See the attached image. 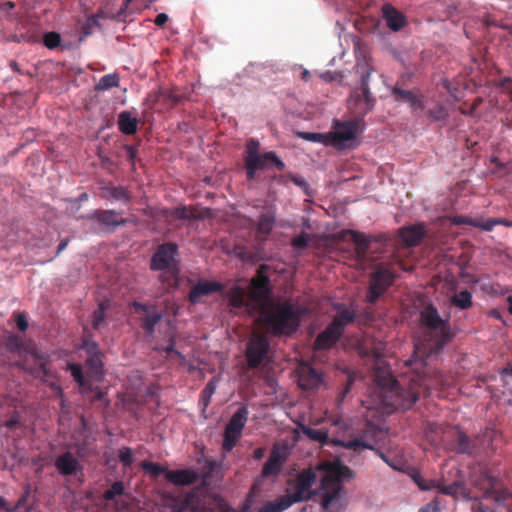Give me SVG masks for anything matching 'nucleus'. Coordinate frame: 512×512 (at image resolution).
Returning a JSON list of instances; mask_svg holds the SVG:
<instances>
[{
	"mask_svg": "<svg viewBox=\"0 0 512 512\" xmlns=\"http://www.w3.org/2000/svg\"><path fill=\"white\" fill-rule=\"evenodd\" d=\"M473 227L479 228L484 231H492L496 225H503L506 227H512V220L505 218H489L485 222H471Z\"/></svg>",
	"mask_w": 512,
	"mask_h": 512,
	"instance_id": "obj_32",
	"label": "nucleus"
},
{
	"mask_svg": "<svg viewBox=\"0 0 512 512\" xmlns=\"http://www.w3.org/2000/svg\"><path fill=\"white\" fill-rule=\"evenodd\" d=\"M51 388L54 389L55 391H57L60 395V406L62 409L65 408V399L63 397V393H62V389L59 385H57L56 383H51L50 384Z\"/></svg>",
	"mask_w": 512,
	"mask_h": 512,
	"instance_id": "obj_60",
	"label": "nucleus"
},
{
	"mask_svg": "<svg viewBox=\"0 0 512 512\" xmlns=\"http://www.w3.org/2000/svg\"><path fill=\"white\" fill-rule=\"evenodd\" d=\"M173 512H216L205 489L194 487L174 500Z\"/></svg>",
	"mask_w": 512,
	"mask_h": 512,
	"instance_id": "obj_11",
	"label": "nucleus"
},
{
	"mask_svg": "<svg viewBox=\"0 0 512 512\" xmlns=\"http://www.w3.org/2000/svg\"><path fill=\"white\" fill-rule=\"evenodd\" d=\"M374 67L368 60L358 62L356 73L360 77L359 86L355 87L349 96L348 107L355 116L349 121H336L335 131L330 133L331 143L337 148H349L355 141L357 135L362 132L364 117L373 110L376 98L370 92V77Z\"/></svg>",
	"mask_w": 512,
	"mask_h": 512,
	"instance_id": "obj_3",
	"label": "nucleus"
},
{
	"mask_svg": "<svg viewBox=\"0 0 512 512\" xmlns=\"http://www.w3.org/2000/svg\"><path fill=\"white\" fill-rule=\"evenodd\" d=\"M426 234L424 224H416L402 227L399 230V237L406 247L417 246Z\"/></svg>",
	"mask_w": 512,
	"mask_h": 512,
	"instance_id": "obj_20",
	"label": "nucleus"
},
{
	"mask_svg": "<svg viewBox=\"0 0 512 512\" xmlns=\"http://www.w3.org/2000/svg\"><path fill=\"white\" fill-rule=\"evenodd\" d=\"M123 149L126 151L128 161L134 166L137 157V149L132 145H124Z\"/></svg>",
	"mask_w": 512,
	"mask_h": 512,
	"instance_id": "obj_56",
	"label": "nucleus"
},
{
	"mask_svg": "<svg viewBox=\"0 0 512 512\" xmlns=\"http://www.w3.org/2000/svg\"><path fill=\"white\" fill-rule=\"evenodd\" d=\"M299 136L307 141L316 143H327L328 135L314 132H300Z\"/></svg>",
	"mask_w": 512,
	"mask_h": 512,
	"instance_id": "obj_46",
	"label": "nucleus"
},
{
	"mask_svg": "<svg viewBox=\"0 0 512 512\" xmlns=\"http://www.w3.org/2000/svg\"><path fill=\"white\" fill-rule=\"evenodd\" d=\"M54 466L60 475L64 477L73 476L81 470V465L78 459L69 451L58 455L55 458Z\"/></svg>",
	"mask_w": 512,
	"mask_h": 512,
	"instance_id": "obj_18",
	"label": "nucleus"
},
{
	"mask_svg": "<svg viewBox=\"0 0 512 512\" xmlns=\"http://www.w3.org/2000/svg\"><path fill=\"white\" fill-rule=\"evenodd\" d=\"M172 214L175 216V218L180 219V220H188V219L196 218L194 211L187 207L175 208L173 210Z\"/></svg>",
	"mask_w": 512,
	"mask_h": 512,
	"instance_id": "obj_48",
	"label": "nucleus"
},
{
	"mask_svg": "<svg viewBox=\"0 0 512 512\" xmlns=\"http://www.w3.org/2000/svg\"><path fill=\"white\" fill-rule=\"evenodd\" d=\"M81 348L86 351L88 357L101 354L99 351V346L95 341H92L86 337L82 340Z\"/></svg>",
	"mask_w": 512,
	"mask_h": 512,
	"instance_id": "obj_47",
	"label": "nucleus"
},
{
	"mask_svg": "<svg viewBox=\"0 0 512 512\" xmlns=\"http://www.w3.org/2000/svg\"><path fill=\"white\" fill-rule=\"evenodd\" d=\"M224 286L217 281L201 280L189 292V301L198 303L204 296L211 295L214 292H221Z\"/></svg>",
	"mask_w": 512,
	"mask_h": 512,
	"instance_id": "obj_19",
	"label": "nucleus"
},
{
	"mask_svg": "<svg viewBox=\"0 0 512 512\" xmlns=\"http://www.w3.org/2000/svg\"><path fill=\"white\" fill-rule=\"evenodd\" d=\"M332 320H355V315L346 308H339L337 315L333 316Z\"/></svg>",
	"mask_w": 512,
	"mask_h": 512,
	"instance_id": "obj_53",
	"label": "nucleus"
},
{
	"mask_svg": "<svg viewBox=\"0 0 512 512\" xmlns=\"http://www.w3.org/2000/svg\"><path fill=\"white\" fill-rule=\"evenodd\" d=\"M392 95L394 96L396 101L407 102L415 110L423 108L422 102L419 99V97L410 90H404L399 87H394L392 90Z\"/></svg>",
	"mask_w": 512,
	"mask_h": 512,
	"instance_id": "obj_26",
	"label": "nucleus"
},
{
	"mask_svg": "<svg viewBox=\"0 0 512 512\" xmlns=\"http://www.w3.org/2000/svg\"><path fill=\"white\" fill-rule=\"evenodd\" d=\"M215 389H216V385H215L214 381L210 380L206 384L205 388L202 390L201 394H202V398L205 402V405H208L209 399L214 394Z\"/></svg>",
	"mask_w": 512,
	"mask_h": 512,
	"instance_id": "obj_52",
	"label": "nucleus"
},
{
	"mask_svg": "<svg viewBox=\"0 0 512 512\" xmlns=\"http://www.w3.org/2000/svg\"><path fill=\"white\" fill-rule=\"evenodd\" d=\"M68 243H69V238H65L60 241V243L58 244V247H57V255H59L62 251H64L67 248Z\"/></svg>",
	"mask_w": 512,
	"mask_h": 512,
	"instance_id": "obj_64",
	"label": "nucleus"
},
{
	"mask_svg": "<svg viewBox=\"0 0 512 512\" xmlns=\"http://www.w3.org/2000/svg\"><path fill=\"white\" fill-rule=\"evenodd\" d=\"M383 17L387 26L392 31H399L405 25V16L396 10L391 4H384L382 7Z\"/></svg>",
	"mask_w": 512,
	"mask_h": 512,
	"instance_id": "obj_23",
	"label": "nucleus"
},
{
	"mask_svg": "<svg viewBox=\"0 0 512 512\" xmlns=\"http://www.w3.org/2000/svg\"><path fill=\"white\" fill-rule=\"evenodd\" d=\"M455 358H456L457 362L463 363V364H461V368L463 370L470 369V367H468L467 363H466L467 362V357L466 356H462L461 361H460L458 354H453V355L450 354V359L454 360Z\"/></svg>",
	"mask_w": 512,
	"mask_h": 512,
	"instance_id": "obj_62",
	"label": "nucleus"
},
{
	"mask_svg": "<svg viewBox=\"0 0 512 512\" xmlns=\"http://www.w3.org/2000/svg\"><path fill=\"white\" fill-rule=\"evenodd\" d=\"M288 454L289 453L285 445H280L276 443L273 445L271 449L269 458L272 459L277 464H279L280 466H283L288 459Z\"/></svg>",
	"mask_w": 512,
	"mask_h": 512,
	"instance_id": "obj_33",
	"label": "nucleus"
},
{
	"mask_svg": "<svg viewBox=\"0 0 512 512\" xmlns=\"http://www.w3.org/2000/svg\"><path fill=\"white\" fill-rule=\"evenodd\" d=\"M282 466L274 462L268 457V460L264 464L261 474L263 477L276 476L281 472Z\"/></svg>",
	"mask_w": 512,
	"mask_h": 512,
	"instance_id": "obj_38",
	"label": "nucleus"
},
{
	"mask_svg": "<svg viewBox=\"0 0 512 512\" xmlns=\"http://www.w3.org/2000/svg\"><path fill=\"white\" fill-rule=\"evenodd\" d=\"M160 97L167 100L171 106H176L182 101V96L173 89L161 91Z\"/></svg>",
	"mask_w": 512,
	"mask_h": 512,
	"instance_id": "obj_45",
	"label": "nucleus"
},
{
	"mask_svg": "<svg viewBox=\"0 0 512 512\" xmlns=\"http://www.w3.org/2000/svg\"><path fill=\"white\" fill-rule=\"evenodd\" d=\"M165 478L175 485H191L198 479V474L191 469L167 471Z\"/></svg>",
	"mask_w": 512,
	"mask_h": 512,
	"instance_id": "obj_22",
	"label": "nucleus"
},
{
	"mask_svg": "<svg viewBox=\"0 0 512 512\" xmlns=\"http://www.w3.org/2000/svg\"><path fill=\"white\" fill-rule=\"evenodd\" d=\"M86 365L94 375H99L102 372L101 354L87 357Z\"/></svg>",
	"mask_w": 512,
	"mask_h": 512,
	"instance_id": "obj_39",
	"label": "nucleus"
},
{
	"mask_svg": "<svg viewBox=\"0 0 512 512\" xmlns=\"http://www.w3.org/2000/svg\"><path fill=\"white\" fill-rule=\"evenodd\" d=\"M167 332H168V335H169V339H168L167 345H161V346H159L158 349L161 350V351L166 352L167 356H170L171 354H174L181 361H184L185 360V356L181 352H179L178 350H176L174 348L175 345H176V332H175V328L172 325H169L168 329H167Z\"/></svg>",
	"mask_w": 512,
	"mask_h": 512,
	"instance_id": "obj_30",
	"label": "nucleus"
},
{
	"mask_svg": "<svg viewBox=\"0 0 512 512\" xmlns=\"http://www.w3.org/2000/svg\"><path fill=\"white\" fill-rule=\"evenodd\" d=\"M298 384L303 390L317 389L322 384L321 373L308 363H300L297 368Z\"/></svg>",
	"mask_w": 512,
	"mask_h": 512,
	"instance_id": "obj_17",
	"label": "nucleus"
},
{
	"mask_svg": "<svg viewBox=\"0 0 512 512\" xmlns=\"http://www.w3.org/2000/svg\"><path fill=\"white\" fill-rule=\"evenodd\" d=\"M125 487L123 482L116 481L114 482L109 489H107L104 494L103 498L107 501L114 500L117 496H121L124 493Z\"/></svg>",
	"mask_w": 512,
	"mask_h": 512,
	"instance_id": "obj_36",
	"label": "nucleus"
},
{
	"mask_svg": "<svg viewBox=\"0 0 512 512\" xmlns=\"http://www.w3.org/2000/svg\"><path fill=\"white\" fill-rule=\"evenodd\" d=\"M274 223L275 214L273 212L267 211L262 213L258 219L257 232L265 237L268 236L273 229Z\"/></svg>",
	"mask_w": 512,
	"mask_h": 512,
	"instance_id": "obj_28",
	"label": "nucleus"
},
{
	"mask_svg": "<svg viewBox=\"0 0 512 512\" xmlns=\"http://www.w3.org/2000/svg\"><path fill=\"white\" fill-rule=\"evenodd\" d=\"M471 222H485V220H479V219H472L465 216H457L454 218L450 217V223L453 224H468L470 226H473Z\"/></svg>",
	"mask_w": 512,
	"mask_h": 512,
	"instance_id": "obj_55",
	"label": "nucleus"
},
{
	"mask_svg": "<svg viewBox=\"0 0 512 512\" xmlns=\"http://www.w3.org/2000/svg\"><path fill=\"white\" fill-rule=\"evenodd\" d=\"M340 240L345 241L349 238L355 244V256L358 261H365L372 243L386 245L387 236L385 234L366 235L355 230H341L338 234Z\"/></svg>",
	"mask_w": 512,
	"mask_h": 512,
	"instance_id": "obj_13",
	"label": "nucleus"
},
{
	"mask_svg": "<svg viewBox=\"0 0 512 512\" xmlns=\"http://www.w3.org/2000/svg\"><path fill=\"white\" fill-rule=\"evenodd\" d=\"M119 86V76L118 74H107L101 77L97 85L95 86V89L98 91H105L109 90L114 87Z\"/></svg>",
	"mask_w": 512,
	"mask_h": 512,
	"instance_id": "obj_34",
	"label": "nucleus"
},
{
	"mask_svg": "<svg viewBox=\"0 0 512 512\" xmlns=\"http://www.w3.org/2000/svg\"><path fill=\"white\" fill-rule=\"evenodd\" d=\"M266 449L264 447L256 448L253 452V458L255 460H261L265 455Z\"/></svg>",
	"mask_w": 512,
	"mask_h": 512,
	"instance_id": "obj_63",
	"label": "nucleus"
},
{
	"mask_svg": "<svg viewBox=\"0 0 512 512\" xmlns=\"http://www.w3.org/2000/svg\"><path fill=\"white\" fill-rule=\"evenodd\" d=\"M446 323L418 322L413 338V355L404 362L407 371L398 379L385 361V354L378 348L374 349V386L370 396L376 408H383L387 414L410 409L419 399L421 391L431 387L428 360L438 354L448 339Z\"/></svg>",
	"mask_w": 512,
	"mask_h": 512,
	"instance_id": "obj_1",
	"label": "nucleus"
},
{
	"mask_svg": "<svg viewBox=\"0 0 512 512\" xmlns=\"http://www.w3.org/2000/svg\"><path fill=\"white\" fill-rule=\"evenodd\" d=\"M471 293L467 290L461 291L450 299V304H453L461 309H466L471 305Z\"/></svg>",
	"mask_w": 512,
	"mask_h": 512,
	"instance_id": "obj_35",
	"label": "nucleus"
},
{
	"mask_svg": "<svg viewBox=\"0 0 512 512\" xmlns=\"http://www.w3.org/2000/svg\"><path fill=\"white\" fill-rule=\"evenodd\" d=\"M99 27L98 15H91L87 18L85 24L82 27L85 35H90L94 28Z\"/></svg>",
	"mask_w": 512,
	"mask_h": 512,
	"instance_id": "obj_51",
	"label": "nucleus"
},
{
	"mask_svg": "<svg viewBox=\"0 0 512 512\" xmlns=\"http://www.w3.org/2000/svg\"><path fill=\"white\" fill-rule=\"evenodd\" d=\"M61 36L57 32H47L43 36V43L49 49H54L60 45Z\"/></svg>",
	"mask_w": 512,
	"mask_h": 512,
	"instance_id": "obj_40",
	"label": "nucleus"
},
{
	"mask_svg": "<svg viewBox=\"0 0 512 512\" xmlns=\"http://www.w3.org/2000/svg\"><path fill=\"white\" fill-rule=\"evenodd\" d=\"M290 179L296 186L302 188L307 193L309 185L303 177L292 175Z\"/></svg>",
	"mask_w": 512,
	"mask_h": 512,
	"instance_id": "obj_57",
	"label": "nucleus"
},
{
	"mask_svg": "<svg viewBox=\"0 0 512 512\" xmlns=\"http://www.w3.org/2000/svg\"><path fill=\"white\" fill-rule=\"evenodd\" d=\"M346 323L330 322V325L317 336L315 348L318 350L331 348L343 334Z\"/></svg>",
	"mask_w": 512,
	"mask_h": 512,
	"instance_id": "obj_16",
	"label": "nucleus"
},
{
	"mask_svg": "<svg viewBox=\"0 0 512 512\" xmlns=\"http://www.w3.org/2000/svg\"><path fill=\"white\" fill-rule=\"evenodd\" d=\"M472 489L461 482L450 484V495L465 500H475L472 509L476 512H495L496 508L506 506L512 501V495L507 489L500 487L497 477L490 475L487 469L478 467L470 474Z\"/></svg>",
	"mask_w": 512,
	"mask_h": 512,
	"instance_id": "obj_4",
	"label": "nucleus"
},
{
	"mask_svg": "<svg viewBox=\"0 0 512 512\" xmlns=\"http://www.w3.org/2000/svg\"><path fill=\"white\" fill-rule=\"evenodd\" d=\"M118 129L125 135H134L138 130V120L130 111H122L118 115Z\"/></svg>",
	"mask_w": 512,
	"mask_h": 512,
	"instance_id": "obj_25",
	"label": "nucleus"
},
{
	"mask_svg": "<svg viewBox=\"0 0 512 512\" xmlns=\"http://www.w3.org/2000/svg\"><path fill=\"white\" fill-rule=\"evenodd\" d=\"M269 267L261 265L250 280L248 291L234 284L225 293L230 310L235 314H247L254 320H299L308 315L310 308L297 299H275L271 296Z\"/></svg>",
	"mask_w": 512,
	"mask_h": 512,
	"instance_id": "obj_2",
	"label": "nucleus"
},
{
	"mask_svg": "<svg viewBox=\"0 0 512 512\" xmlns=\"http://www.w3.org/2000/svg\"><path fill=\"white\" fill-rule=\"evenodd\" d=\"M131 308L136 314L141 316L139 320H161V315L156 313L152 305L133 302Z\"/></svg>",
	"mask_w": 512,
	"mask_h": 512,
	"instance_id": "obj_27",
	"label": "nucleus"
},
{
	"mask_svg": "<svg viewBox=\"0 0 512 512\" xmlns=\"http://www.w3.org/2000/svg\"><path fill=\"white\" fill-rule=\"evenodd\" d=\"M395 278L394 272L385 267H378V269L371 275L370 286L367 293V301L373 304L377 299L392 285Z\"/></svg>",
	"mask_w": 512,
	"mask_h": 512,
	"instance_id": "obj_15",
	"label": "nucleus"
},
{
	"mask_svg": "<svg viewBox=\"0 0 512 512\" xmlns=\"http://www.w3.org/2000/svg\"><path fill=\"white\" fill-rule=\"evenodd\" d=\"M310 242V235L302 232L292 239V246L296 249H305Z\"/></svg>",
	"mask_w": 512,
	"mask_h": 512,
	"instance_id": "obj_50",
	"label": "nucleus"
},
{
	"mask_svg": "<svg viewBox=\"0 0 512 512\" xmlns=\"http://www.w3.org/2000/svg\"><path fill=\"white\" fill-rule=\"evenodd\" d=\"M291 506V502H288L284 496L277 498L275 501L267 502L263 505L259 512H282Z\"/></svg>",
	"mask_w": 512,
	"mask_h": 512,
	"instance_id": "obj_31",
	"label": "nucleus"
},
{
	"mask_svg": "<svg viewBox=\"0 0 512 512\" xmlns=\"http://www.w3.org/2000/svg\"><path fill=\"white\" fill-rule=\"evenodd\" d=\"M248 414V409L245 406H242L229 420L224 431L222 444L224 451L230 452L235 447L248 420Z\"/></svg>",
	"mask_w": 512,
	"mask_h": 512,
	"instance_id": "obj_14",
	"label": "nucleus"
},
{
	"mask_svg": "<svg viewBox=\"0 0 512 512\" xmlns=\"http://www.w3.org/2000/svg\"><path fill=\"white\" fill-rule=\"evenodd\" d=\"M169 17L166 13H160L156 16L154 23L155 25L162 27L168 21Z\"/></svg>",
	"mask_w": 512,
	"mask_h": 512,
	"instance_id": "obj_59",
	"label": "nucleus"
},
{
	"mask_svg": "<svg viewBox=\"0 0 512 512\" xmlns=\"http://www.w3.org/2000/svg\"><path fill=\"white\" fill-rule=\"evenodd\" d=\"M419 320L432 321V320H442V319L439 317L437 309L434 308L433 306L429 305L421 311Z\"/></svg>",
	"mask_w": 512,
	"mask_h": 512,
	"instance_id": "obj_49",
	"label": "nucleus"
},
{
	"mask_svg": "<svg viewBox=\"0 0 512 512\" xmlns=\"http://www.w3.org/2000/svg\"><path fill=\"white\" fill-rule=\"evenodd\" d=\"M178 245L173 242L160 244L152 255L150 268L154 271H162L161 281L166 288L178 286Z\"/></svg>",
	"mask_w": 512,
	"mask_h": 512,
	"instance_id": "obj_9",
	"label": "nucleus"
},
{
	"mask_svg": "<svg viewBox=\"0 0 512 512\" xmlns=\"http://www.w3.org/2000/svg\"><path fill=\"white\" fill-rule=\"evenodd\" d=\"M418 512H439L438 503L436 500H433L421 507Z\"/></svg>",
	"mask_w": 512,
	"mask_h": 512,
	"instance_id": "obj_58",
	"label": "nucleus"
},
{
	"mask_svg": "<svg viewBox=\"0 0 512 512\" xmlns=\"http://www.w3.org/2000/svg\"><path fill=\"white\" fill-rule=\"evenodd\" d=\"M68 369L71 372V375L73 376L74 380L81 386L85 387L86 381L82 372V368L79 364H68Z\"/></svg>",
	"mask_w": 512,
	"mask_h": 512,
	"instance_id": "obj_44",
	"label": "nucleus"
},
{
	"mask_svg": "<svg viewBox=\"0 0 512 512\" xmlns=\"http://www.w3.org/2000/svg\"><path fill=\"white\" fill-rule=\"evenodd\" d=\"M260 144L255 139H250L246 144L244 164L246 177L249 181L255 179L256 172L260 169L274 165L278 171L285 169L284 162L277 156L275 152L259 153Z\"/></svg>",
	"mask_w": 512,
	"mask_h": 512,
	"instance_id": "obj_10",
	"label": "nucleus"
},
{
	"mask_svg": "<svg viewBox=\"0 0 512 512\" xmlns=\"http://www.w3.org/2000/svg\"><path fill=\"white\" fill-rule=\"evenodd\" d=\"M118 457L124 467H130L133 463V451L130 447H122L119 449Z\"/></svg>",
	"mask_w": 512,
	"mask_h": 512,
	"instance_id": "obj_42",
	"label": "nucleus"
},
{
	"mask_svg": "<svg viewBox=\"0 0 512 512\" xmlns=\"http://www.w3.org/2000/svg\"><path fill=\"white\" fill-rule=\"evenodd\" d=\"M4 340L7 350L21 358L16 362L17 366L44 382H48L53 377L52 372L47 368L46 355L38 352L34 341L11 332L7 333Z\"/></svg>",
	"mask_w": 512,
	"mask_h": 512,
	"instance_id": "obj_6",
	"label": "nucleus"
},
{
	"mask_svg": "<svg viewBox=\"0 0 512 512\" xmlns=\"http://www.w3.org/2000/svg\"><path fill=\"white\" fill-rule=\"evenodd\" d=\"M316 482V474L312 469H304L295 479L288 481L287 494L284 495L291 506L295 503L307 501L312 497V486Z\"/></svg>",
	"mask_w": 512,
	"mask_h": 512,
	"instance_id": "obj_12",
	"label": "nucleus"
},
{
	"mask_svg": "<svg viewBox=\"0 0 512 512\" xmlns=\"http://www.w3.org/2000/svg\"><path fill=\"white\" fill-rule=\"evenodd\" d=\"M103 191L105 193V197H112L115 200L123 201L125 203H128L131 200V193L123 186L108 185L103 188Z\"/></svg>",
	"mask_w": 512,
	"mask_h": 512,
	"instance_id": "obj_29",
	"label": "nucleus"
},
{
	"mask_svg": "<svg viewBox=\"0 0 512 512\" xmlns=\"http://www.w3.org/2000/svg\"><path fill=\"white\" fill-rule=\"evenodd\" d=\"M246 343L245 358L250 369H256L267 359L271 337H289L294 334L300 322H256Z\"/></svg>",
	"mask_w": 512,
	"mask_h": 512,
	"instance_id": "obj_5",
	"label": "nucleus"
},
{
	"mask_svg": "<svg viewBox=\"0 0 512 512\" xmlns=\"http://www.w3.org/2000/svg\"><path fill=\"white\" fill-rule=\"evenodd\" d=\"M413 478L421 490H430L436 487L433 480H424L420 475L414 476Z\"/></svg>",
	"mask_w": 512,
	"mask_h": 512,
	"instance_id": "obj_54",
	"label": "nucleus"
},
{
	"mask_svg": "<svg viewBox=\"0 0 512 512\" xmlns=\"http://www.w3.org/2000/svg\"><path fill=\"white\" fill-rule=\"evenodd\" d=\"M354 381H355V375L353 373H349L342 391L337 396L336 400H337L338 405H340L344 401L346 396L350 393L351 388L354 384Z\"/></svg>",
	"mask_w": 512,
	"mask_h": 512,
	"instance_id": "obj_43",
	"label": "nucleus"
},
{
	"mask_svg": "<svg viewBox=\"0 0 512 512\" xmlns=\"http://www.w3.org/2000/svg\"><path fill=\"white\" fill-rule=\"evenodd\" d=\"M332 443L334 445L353 450L356 453H360L363 449L374 450L384 462H386L389 466L396 468L383 452H381L379 449H375L373 445L365 442L362 439L356 438L349 441L333 439Z\"/></svg>",
	"mask_w": 512,
	"mask_h": 512,
	"instance_id": "obj_21",
	"label": "nucleus"
},
{
	"mask_svg": "<svg viewBox=\"0 0 512 512\" xmlns=\"http://www.w3.org/2000/svg\"><path fill=\"white\" fill-rule=\"evenodd\" d=\"M29 496H30V491H29V489H27V490L23 493V495L18 499V501H17V503H16V507H17V508H20V507L24 506V505L26 504V502H27V500H28Z\"/></svg>",
	"mask_w": 512,
	"mask_h": 512,
	"instance_id": "obj_61",
	"label": "nucleus"
},
{
	"mask_svg": "<svg viewBox=\"0 0 512 512\" xmlns=\"http://www.w3.org/2000/svg\"><path fill=\"white\" fill-rule=\"evenodd\" d=\"M326 474L321 480V505L325 512H339L341 509L340 492L343 479H353L354 472L339 461L324 465Z\"/></svg>",
	"mask_w": 512,
	"mask_h": 512,
	"instance_id": "obj_7",
	"label": "nucleus"
},
{
	"mask_svg": "<svg viewBox=\"0 0 512 512\" xmlns=\"http://www.w3.org/2000/svg\"><path fill=\"white\" fill-rule=\"evenodd\" d=\"M451 437L454 443L453 450L460 454L474 456L494 453L502 441L501 432L492 427H486L474 439H470L466 433L456 427Z\"/></svg>",
	"mask_w": 512,
	"mask_h": 512,
	"instance_id": "obj_8",
	"label": "nucleus"
},
{
	"mask_svg": "<svg viewBox=\"0 0 512 512\" xmlns=\"http://www.w3.org/2000/svg\"><path fill=\"white\" fill-rule=\"evenodd\" d=\"M305 433L310 439L319 441L322 444H325L328 442V438H329L328 433L322 429L308 428L307 430H305Z\"/></svg>",
	"mask_w": 512,
	"mask_h": 512,
	"instance_id": "obj_41",
	"label": "nucleus"
},
{
	"mask_svg": "<svg viewBox=\"0 0 512 512\" xmlns=\"http://www.w3.org/2000/svg\"><path fill=\"white\" fill-rule=\"evenodd\" d=\"M141 468L144 472L150 474L153 477H158L161 474L167 472V469L158 463L144 461L141 463Z\"/></svg>",
	"mask_w": 512,
	"mask_h": 512,
	"instance_id": "obj_37",
	"label": "nucleus"
},
{
	"mask_svg": "<svg viewBox=\"0 0 512 512\" xmlns=\"http://www.w3.org/2000/svg\"><path fill=\"white\" fill-rule=\"evenodd\" d=\"M120 213L115 210H96L90 215V219L97 221L104 226L117 227L126 223V219H116Z\"/></svg>",
	"mask_w": 512,
	"mask_h": 512,
	"instance_id": "obj_24",
	"label": "nucleus"
}]
</instances>
